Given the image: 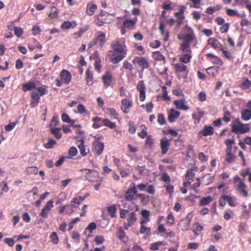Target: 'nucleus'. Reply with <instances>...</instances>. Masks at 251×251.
<instances>
[{"instance_id": "1", "label": "nucleus", "mask_w": 251, "mask_h": 251, "mask_svg": "<svg viewBox=\"0 0 251 251\" xmlns=\"http://www.w3.org/2000/svg\"><path fill=\"white\" fill-rule=\"evenodd\" d=\"M234 143V139H227L225 142V143L226 146L225 161L228 163L233 162L236 158L235 151L238 148L237 146H235L234 149L233 148L232 145Z\"/></svg>"}, {"instance_id": "2", "label": "nucleus", "mask_w": 251, "mask_h": 251, "mask_svg": "<svg viewBox=\"0 0 251 251\" xmlns=\"http://www.w3.org/2000/svg\"><path fill=\"white\" fill-rule=\"evenodd\" d=\"M250 127L248 124H243L238 119H235L231 126V131L235 133H245L249 132Z\"/></svg>"}, {"instance_id": "3", "label": "nucleus", "mask_w": 251, "mask_h": 251, "mask_svg": "<svg viewBox=\"0 0 251 251\" xmlns=\"http://www.w3.org/2000/svg\"><path fill=\"white\" fill-rule=\"evenodd\" d=\"M106 41L105 33L99 31L97 33L94 40L89 43L88 45L89 48L92 47L95 45H97L98 47L102 48Z\"/></svg>"}, {"instance_id": "4", "label": "nucleus", "mask_w": 251, "mask_h": 251, "mask_svg": "<svg viewBox=\"0 0 251 251\" xmlns=\"http://www.w3.org/2000/svg\"><path fill=\"white\" fill-rule=\"evenodd\" d=\"M95 140L93 143L92 151L94 154L100 155L102 153L104 147V143L100 140L103 139V136L102 135L98 137L95 136Z\"/></svg>"}, {"instance_id": "5", "label": "nucleus", "mask_w": 251, "mask_h": 251, "mask_svg": "<svg viewBox=\"0 0 251 251\" xmlns=\"http://www.w3.org/2000/svg\"><path fill=\"white\" fill-rule=\"evenodd\" d=\"M81 171H85L86 178L87 180L92 182H101L102 179L99 176V173L94 170H89L84 169Z\"/></svg>"}, {"instance_id": "6", "label": "nucleus", "mask_w": 251, "mask_h": 251, "mask_svg": "<svg viewBox=\"0 0 251 251\" xmlns=\"http://www.w3.org/2000/svg\"><path fill=\"white\" fill-rule=\"evenodd\" d=\"M113 49L114 52L117 53H121L126 55V54L127 49L125 44L124 39L121 38L116 41V43L113 45Z\"/></svg>"}, {"instance_id": "7", "label": "nucleus", "mask_w": 251, "mask_h": 251, "mask_svg": "<svg viewBox=\"0 0 251 251\" xmlns=\"http://www.w3.org/2000/svg\"><path fill=\"white\" fill-rule=\"evenodd\" d=\"M174 68L176 72L183 74L184 77H187L189 69L187 65L179 62L174 64Z\"/></svg>"}, {"instance_id": "8", "label": "nucleus", "mask_w": 251, "mask_h": 251, "mask_svg": "<svg viewBox=\"0 0 251 251\" xmlns=\"http://www.w3.org/2000/svg\"><path fill=\"white\" fill-rule=\"evenodd\" d=\"M133 106V102L131 100L126 99H123L121 100V109L122 111L126 114L130 112V109Z\"/></svg>"}, {"instance_id": "9", "label": "nucleus", "mask_w": 251, "mask_h": 251, "mask_svg": "<svg viewBox=\"0 0 251 251\" xmlns=\"http://www.w3.org/2000/svg\"><path fill=\"white\" fill-rule=\"evenodd\" d=\"M132 62L133 64H138L142 70L148 68L150 66L148 60L144 57H136Z\"/></svg>"}, {"instance_id": "10", "label": "nucleus", "mask_w": 251, "mask_h": 251, "mask_svg": "<svg viewBox=\"0 0 251 251\" xmlns=\"http://www.w3.org/2000/svg\"><path fill=\"white\" fill-rule=\"evenodd\" d=\"M137 89L140 92V100L141 101H144L146 99V86L143 80H140L138 82Z\"/></svg>"}, {"instance_id": "11", "label": "nucleus", "mask_w": 251, "mask_h": 251, "mask_svg": "<svg viewBox=\"0 0 251 251\" xmlns=\"http://www.w3.org/2000/svg\"><path fill=\"white\" fill-rule=\"evenodd\" d=\"M137 190L135 186H132L129 188L127 192L126 193L125 197V199L128 201H131L134 198V196L137 194Z\"/></svg>"}, {"instance_id": "12", "label": "nucleus", "mask_w": 251, "mask_h": 251, "mask_svg": "<svg viewBox=\"0 0 251 251\" xmlns=\"http://www.w3.org/2000/svg\"><path fill=\"white\" fill-rule=\"evenodd\" d=\"M102 79L105 87H108L109 86L114 83L113 77L109 72H107L103 75Z\"/></svg>"}, {"instance_id": "13", "label": "nucleus", "mask_w": 251, "mask_h": 251, "mask_svg": "<svg viewBox=\"0 0 251 251\" xmlns=\"http://www.w3.org/2000/svg\"><path fill=\"white\" fill-rule=\"evenodd\" d=\"M53 207V201L50 200L49 201L45 206L42 209L40 215L44 218H47L49 211Z\"/></svg>"}, {"instance_id": "14", "label": "nucleus", "mask_w": 251, "mask_h": 251, "mask_svg": "<svg viewBox=\"0 0 251 251\" xmlns=\"http://www.w3.org/2000/svg\"><path fill=\"white\" fill-rule=\"evenodd\" d=\"M170 142L166 137H163L160 140V147L162 150L161 153L163 155L167 153L169 150Z\"/></svg>"}, {"instance_id": "15", "label": "nucleus", "mask_w": 251, "mask_h": 251, "mask_svg": "<svg viewBox=\"0 0 251 251\" xmlns=\"http://www.w3.org/2000/svg\"><path fill=\"white\" fill-rule=\"evenodd\" d=\"M173 103L177 109L182 110L189 109V107L185 104L186 101L184 99L175 100Z\"/></svg>"}, {"instance_id": "16", "label": "nucleus", "mask_w": 251, "mask_h": 251, "mask_svg": "<svg viewBox=\"0 0 251 251\" xmlns=\"http://www.w3.org/2000/svg\"><path fill=\"white\" fill-rule=\"evenodd\" d=\"M186 28L188 30V33L183 37V42H186V43L190 44L195 38V36L191 27H186Z\"/></svg>"}, {"instance_id": "17", "label": "nucleus", "mask_w": 251, "mask_h": 251, "mask_svg": "<svg viewBox=\"0 0 251 251\" xmlns=\"http://www.w3.org/2000/svg\"><path fill=\"white\" fill-rule=\"evenodd\" d=\"M214 133L213 128L211 126H204L203 129L199 133V135L203 136H210Z\"/></svg>"}, {"instance_id": "18", "label": "nucleus", "mask_w": 251, "mask_h": 251, "mask_svg": "<svg viewBox=\"0 0 251 251\" xmlns=\"http://www.w3.org/2000/svg\"><path fill=\"white\" fill-rule=\"evenodd\" d=\"M180 116V112L174 109H171L168 116V120L170 123H173Z\"/></svg>"}, {"instance_id": "19", "label": "nucleus", "mask_w": 251, "mask_h": 251, "mask_svg": "<svg viewBox=\"0 0 251 251\" xmlns=\"http://www.w3.org/2000/svg\"><path fill=\"white\" fill-rule=\"evenodd\" d=\"M247 186L243 181H240L237 187L238 190L240 192V194L244 197H247L248 196V193L246 190Z\"/></svg>"}, {"instance_id": "20", "label": "nucleus", "mask_w": 251, "mask_h": 251, "mask_svg": "<svg viewBox=\"0 0 251 251\" xmlns=\"http://www.w3.org/2000/svg\"><path fill=\"white\" fill-rule=\"evenodd\" d=\"M60 76L62 80L64 81V83L68 84L72 78L71 74L67 70H63Z\"/></svg>"}, {"instance_id": "21", "label": "nucleus", "mask_w": 251, "mask_h": 251, "mask_svg": "<svg viewBox=\"0 0 251 251\" xmlns=\"http://www.w3.org/2000/svg\"><path fill=\"white\" fill-rule=\"evenodd\" d=\"M226 14L229 16H237L239 18H243L246 16L245 13L243 12L242 13H239L237 10L230 8H227L226 9Z\"/></svg>"}, {"instance_id": "22", "label": "nucleus", "mask_w": 251, "mask_h": 251, "mask_svg": "<svg viewBox=\"0 0 251 251\" xmlns=\"http://www.w3.org/2000/svg\"><path fill=\"white\" fill-rule=\"evenodd\" d=\"M76 144L77 145L79 149L80 154L83 156H86L87 153L86 152L85 147L84 146V141L83 139L78 140L76 141Z\"/></svg>"}, {"instance_id": "23", "label": "nucleus", "mask_w": 251, "mask_h": 251, "mask_svg": "<svg viewBox=\"0 0 251 251\" xmlns=\"http://www.w3.org/2000/svg\"><path fill=\"white\" fill-rule=\"evenodd\" d=\"M125 56L126 55L125 54L117 53V52H114L111 57V61L114 64L118 63L123 60Z\"/></svg>"}, {"instance_id": "24", "label": "nucleus", "mask_w": 251, "mask_h": 251, "mask_svg": "<svg viewBox=\"0 0 251 251\" xmlns=\"http://www.w3.org/2000/svg\"><path fill=\"white\" fill-rule=\"evenodd\" d=\"M192 55L191 53H187L180 55L178 57L179 61L180 62H182L184 64L189 63L191 60Z\"/></svg>"}, {"instance_id": "25", "label": "nucleus", "mask_w": 251, "mask_h": 251, "mask_svg": "<svg viewBox=\"0 0 251 251\" xmlns=\"http://www.w3.org/2000/svg\"><path fill=\"white\" fill-rule=\"evenodd\" d=\"M208 44L211 45V46L215 49L217 50H222V44L216 39L214 38H210L208 40Z\"/></svg>"}, {"instance_id": "26", "label": "nucleus", "mask_w": 251, "mask_h": 251, "mask_svg": "<svg viewBox=\"0 0 251 251\" xmlns=\"http://www.w3.org/2000/svg\"><path fill=\"white\" fill-rule=\"evenodd\" d=\"M36 84L34 81H29L26 83H25L23 85L22 89L24 91L26 92L27 91L32 90L35 88Z\"/></svg>"}, {"instance_id": "27", "label": "nucleus", "mask_w": 251, "mask_h": 251, "mask_svg": "<svg viewBox=\"0 0 251 251\" xmlns=\"http://www.w3.org/2000/svg\"><path fill=\"white\" fill-rule=\"evenodd\" d=\"M136 220L137 218L136 213L134 212H132L129 214L127 218V221L128 222V226H132Z\"/></svg>"}, {"instance_id": "28", "label": "nucleus", "mask_w": 251, "mask_h": 251, "mask_svg": "<svg viewBox=\"0 0 251 251\" xmlns=\"http://www.w3.org/2000/svg\"><path fill=\"white\" fill-rule=\"evenodd\" d=\"M190 224L189 222L183 219L179 223L178 225L181 227L182 230L186 231L189 229Z\"/></svg>"}, {"instance_id": "29", "label": "nucleus", "mask_w": 251, "mask_h": 251, "mask_svg": "<svg viewBox=\"0 0 251 251\" xmlns=\"http://www.w3.org/2000/svg\"><path fill=\"white\" fill-rule=\"evenodd\" d=\"M240 87L243 89H247L251 87V81L248 78H244L240 84Z\"/></svg>"}, {"instance_id": "30", "label": "nucleus", "mask_w": 251, "mask_h": 251, "mask_svg": "<svg viewBox=\"0 0 251 251\" xmlns=\"http://www.w3.org/2000/svg\"><path fill=\"white\" fill-rule=\"evenodd\" d=\"M203 228V226L199 223H196L193 226V232L196 235H198V232L201 231Z\"/></svg>"}, {"instance_id": "31", "label": "nucleus", "mask_w": 251, "mask_h": 251, "mask_svg": "<svg viewBox=\"0 0 251 251\" xmlns=\"http://www.w3.org/2000/svg\"><path fill=\"white\" fill-rule=\"evenodd\" d=\"M241 118L246 121L250 120L251 119V110L249 109L244 110L242 113Z\"/></svg>"}, {"instance_id": "32", "label": "nucleus", "mask_w": 251, "mask_h": 251, "mask_svg": "<svg viewBox=\"0 0 251 251\" xmlns=\"http://www.w3.org/2000/svg\"><path fill=\"white\" fill-rule=\"evenodd\" d=\"M102 119L99 117H95L93 119L92 121L94 122L92 127L94 128L97 129L101 126Z\"/></svg>"}, {"instance_id": "33", "label": "nucleus", "mask_w": 251, "mask_h": 251, "mask_svg": "<svg viewBox=\"0 0 251 251\" xmlns=\"http://www.w3.org/2000/svg\"><path fill=\"white\" fill-rule=\"evenodd\" d=\"M87 76L86 78V80L87 81V84L88 85H92L93 83V73L91 70H90L89 69H88L86 72Z\"/></svg>"}, {"instance_id": "34", "label": "nucleus", "mask_w": 251, "mask_h": 251, "mask_svg": "<svg viewBox=\"0 0 251 251\" xmlns=\"http://www.w3.org/2000/svg\"><path fill=\"white\" fill-rule=\"evenodd\" d=\"M180 49L183 52H187L188 53L191 52V49L190 47V44L186 43V42H183L181 44Z\"/></svg>"}, {"instance_id": "35", "label": "nucleus", "mask_w": 251, "mask_h": 251, "mask_svg": "<svg viewBox=\"0 0 251 251\" xmlns=\"http://www.w3.org/2000/svg\"><path fill=\"white\" fill-rule=\"evenodd\" d=\"M88 29V27L87 26H83L80 28L79 31L77 32H75L73 34V37L75 39H77L79 37H80L82 34L86 32Z\"/></svg>"}, {"instance_id": "36", "label": "nucleus", "mask_w": 251, "mask_h": 251, "mask_svg": "<svg viewBox=\"0 0 251 251\" xmlns=\"http://www.w3.org/2000/svg\"><path fill=\"white\" fill-rule=\"evenodd\" d=\"M212 201V198L211 196H208L206 197L202 198L200 202V204L201 206H204L211 202Z\"/></svg>"}, {"instance_id": "37", "label": "nucleus", "mask_w": 251, "mask_h": 251, "mask_svg": "<svg viewBox=\"0 0 251 251\" xmlns=\"http://www.w3.org/2000/svg\"><path fill=\"white\" fill-rule=\"evenodd\" d=\"M117 235L119 238L122 241L126 242L127 241V237L125 234V232L123 230V229L120 227L118 232L117 233Z\"/></svg>"}, {"instance_id": "38", "label": "nucleus", "mask_w": 251, "mask_h": 251, "mask_svg": "<svg viewBox=\"0 0 251 251\" xmlns=\"http://www.w3.org/2000/svg\"><path fill=\"white\" fill-rule=\"evenodd\" d=\"M96 9L97 6L96 4H92L91 3H89L87 5L86 13L89 15H92L94 13Z\"/></svg>"}, {"instance_id": "39", "label": "nucleus", "mask_w": 251, "mask_h": 251, "mask_svg": "<svg viewBox=\"0 0 251 251\" xmlns=\"http://www.w3.org/2000/svg\"><path fill=\"white\" fill-rule=\"evenodd\" d=\"M107 211L112 218L116 217V213L117 211V208L115 205L113 204L107 208Z\"/></svg>"}, {"instance_id": "40", "label": "nucleus", "mask_w": 251, "mask_h": 251, "mask_svg": "<svg viewBox=\"0 0 251 251\" xmlns=\"http://www.w3.org/2000/svg\"><path fill=\"white\" fill-rule=\"evenodd\" d=\"M135 24V22L132 20H126L123 23L125 27L129 29H132L134 27Z\"/></svg>"}, {"instance_id": "41", "label": "nucleus", "mask_w": 251, "mask_h": 251, "mask_svg": "<svg viewBox=\"0 0 251 251\" xmlns=\"http://www.w3.org/2000/svg\"><path fill=\"white\" fill-rule=\"evenodd\" d=\"M51 132L52 134L58 139L61 138L62 134L61 133V129L59 128H52L50 129Z\"/></svg>"}, {"instance_id": "42", "label": "nucleus", "mask_w": 251, "mask_h": 251, "mask_svg": "<svg viewBox=\"0 0 251 251\" xmlns=\"http://www.w3.org/2000/svg\"><path fill=\"white\" fill-rule=\"evenodd\" d=\"M190 2L189 5L191 7L199 8L201 5L202 0H189Z\"/></svg>"}, {"instance_id": "43", "label": "nucleus", "mask_w": 251, "mask_h": 251, "mask_svg": "<svg viewBox=\"0 0 251 251\" xmlns=\"http://www.w3.org/2000/svg\"><path fill=\"white\" fill-rule=\"evenodd\" d=\"M222 7L220 5H217L214 7H208L206 9V13L208 14H211L213 12L219 10Z\"/></svg>"}, {"instance_id": "44", "label": "nucleus", "mask_w": 251, "mask_h": 251, "mask_svg": "<svg viewBox=\"0 0 251 251\" xmlns=\"http://www.w3.org/2000/svg\"><path fill=\"white\" fill-rule=\"evenodd\" d=\"M102 123L105 126H108L111 129L115 128L116 126L115 123L111 122L107 119H102Z\"/></svg>"}, {"instance_id": "45", "label": "nucleus", "mask_w": 251, "mask_h": 251, "mask_svg": "<svg viewBox=\"0 0 251 251\" xmlns=\"http://www.w3.org/2000/svg\"><path fill=\"white\" fill-rule=\"evenodd\" d=\"M227 202L228 203L230 206L234 207L236 205L235 203L236 199L234 197H231L230 196H226V197Z\"/></svg>"}, {"instance_id": "46", "label": "nucleus", "mask_w": 251, "mask_h": 251, "mask_svg": "<svg viewBox=\"0 0 251 251\" xmlns=\"http://www.w3.org/2000/svg\"><path fill=\"white\" fill-rule=\"evenodd\" d=\"M25 172L29 175H35L38 173V169L36 167H29L26 169Z\"/></svg>"}, {"instance_id": "47", "label": "nucleus", "mask_w": 251, "mask_h": 251, "mask_svg": "<svg viewBox=\"0 0 251 251\" xmlns=\"http://www.w3.org/2000/svg\"><path fill=\"white\" fill-rule=\"evenodd\" d=\"M94 66L95 70L99 73H100V69L101 68V60L100 58L97 57L95 59Z\"/></svg>"}, {"instance_id": "48", "label": "nucleus", "mask_w": 251, "mask_h": 251, "mask_svg": "<svg viewBox=\"0 0 251 251\" xmlns=\"http://www.w3.org/2000/svg\"><path fill=\"white\" fill-rule=\"evenodd\" d=\"M153 57L155 60L163 61L165 62V58L159 51H156L153 53Z\"/></svg>"}, {"instance_id": "49", "label": "nucleus", "mask_w": 251, "mask_h": 251, "mask_svg": "<svg viewBox=\"0 0 251 251\" xmlns=\"http://www.w3.org/2000/svg\"><path fill=\"white\" fill-rule=\"evenodd\" d=\"M164 245L163 242L162 241H158L155 243H152L151 245L150 249L152 250H157L159 249V247L161 246Z\"/></svg>"}, {"instance_id": "50", "label": "nucleus", "mask_w": 251, "mask_h": 251, "mask_svg": "<svg viewBox=\"0 0 251 251\" xmlns=\"http://www.w3.org/2000/svg\"><path fill=\"white\" fill-rule=\"evenodd\" d=\"M56 144V141L52 139H49L48 142L44 145L45 148L47 149H50L53 148V147Z\"/></svg>"}, {"instance_id": "51", "label": "nucleus", "mask_w": 251, "mask_h": 251, "mask_svg": "<svg viewBox=\"0 0 251 251\" xmlns=\"http://www.w3.org/2000/svg\"><path fill=\"white\" fill-rule=\"evenodd\" d=\"M52 242L54 244H57L59 242V238L55 232H53L50 235Z\"/></svg>"}, {"instance_id": "52", "label": "nucleus", "mask_w": 251, "mask_h": 251, "mask_svg": "<svg viewBox=\"0 0 251 251\" xmlns=\"http://www.w3.org/2000/svg\"><path fill=\"white\" fill-rule=\"evenodd\" d=\"M206 73L208 75H209L212 76H214L216 75V74H217V71L216 69L214 67H209L207 69Z\"/></svg>"}, {"instance_id": "53", "label": "nucleus", "mask_w": 251, "mask_h": 251, "mask_svg": "<svg viewBox=\"0 0 251 251\" xmlns=\"http://www.w3.org/2000/svg\"><path fill=\"white\" fill-rule=\"evenodd\" d=\"M85 199L84 197L78 196L77 197L74 198L71 202H74L76 204H80L82 201H83Z\"/></svg>"}, {"instance_id": "54", "label": "nucleus", "mask_w": 251, "mask_h": 251, "mask_svg": "<svg viewBox=\"0 0 251 251\" xmlns=\"http://www.w3.org/2000/svg\"><path fill=\"white\" fill-rule=\"evenodd\" d=\"M175 16L178 18V20L177 22L178 25H181L182 23L183 20L184 19V16L183 14H181L179 13H177V12L175 13Z\"/></svg>"}, {"instance_id": "55", "label": "nucleus", "mask_w": 251, "mask_h": 251, "mask_svg": "<svg viewBox=\"0 0 251 251\" xmlns=\"http://www.w3.org/2000/svg\"><path fill=\"white\" fill-rule=\"evenodd\" d=\"M231 118L230 113L228 111H226L225 112V114L224 117L222 118V120L226 122V123H228L230 121Z\"/></svg>"}, {"instance_id": "56", "label": "nucleus", "mask_w": 251, "mask_h": 251, "mask_svg": "<svg viewBox=\"0 0 251 251\" xmlns=\"http://www.w3.org/2000/svg\"><path fill=\"white\" fill-rule=\"evenodd\" d=\"M151 228L145 226V225H141L140 232L141 233L148 234L150 232Z\"/></svg>"}, {"instance_id": "57", "label": "nucleus", "mask_w": 251, "mask_h": 251, "mask_svg": "<svg viewBox=\"0 0 251 251\" xmlns=\"http://www.w3.org/2000/svg\"><path fill=\"white\" fill-rule=\"evenodd\" d=\"M107 111L111 116H113L115 119H117L119 115L114 108H109L107 109Z\"/></svg>"}, {"instance_id": "58", "label": "nucleus", "mask_w": 251, "mask_h": 251, "mask_svg": "<svg viewBox=\"0 0 251 251\" xmlns=\"http://www.w3.org/2000/svg\"><path fill=\"white\" fill-rule=\"evenodd\" d=\"M78 112L80 114H83L87 112L85 106L82 104H78L77 106Z\"/></svg>"}, {"instance_id": "59", "label": "nucleus", "mask_w": 251, "mask_h": 251, "mask_svg": "<svg viewBox=\"0 0 251 251\" xmlns=\"http://www.w3.org/2000/svg\"><path fill=\"white\" fill-rule=\"evenodd\" d=\"M62 120L63 122L67 123H71L73 121L70 119V117L66 113H63L62 115Z\"/></svg>"}, {"instance_id": "60", "label": "nucleus", "mask_w": 251, "mask_h": 251, "mask_svg": "<svg viewBox=\"0 0 251 251\" xmlns=\"http://www.w3.org/2000/svg\"><path fill=\"white\" fill-rule=\"evenodd\" d=\"M58 123V119L57 117H53L50 123V129L52 128H55Z\"/></svg>"}, {"instance_id": "61", "label": "nucleus", "mask_w": 251, "mask_h": 251, "mask_svg": "<svg viewBox=\"0 0 251 251\" xmlns=\"http://www.w3.org/2000/svg\"><path fill=\"white\" fill-rule=\"evenodd\" d=\"M14 32H15V35L17 37H19L23 33V30L21 27H14Z\"/></svg>"}, {"instance_id": "62", "label": "nucleus", "mask_w": 251, "mask_h": 251, "mask_svg": "<svg viewBox=\"0 0 251 251\" xmlns=\"http://www.w3.org/2000/svg\"><path fill=\"white\" fill-rule=\"evenodd\" d=\"M77 153V150L76 148L72 147L69 151V154L71 156H75Z\"/></svg>"}, {"instance_id": "63", "label": "nucleus", "mask_w": 251, "mask_h": 251, "mask_svg": "<svg viewBox=\"0 0 251 251\" xmlns=\"http://www.w3.org/2000/svg\"><path fill=\"white\" fill-rule=\"evenodd\" d=\"M229 24L228 23H226L225 24H223L222 26L220 27V31L222 33H226V32L229 28Z\"/></svg>"}, {"instance_id": "64", "label": "nucleus", "mask_w": 251, "mask_h": 251, "mask_svg": "<svg viewBox=\"0 0 251 251\" xmlns=\"http://www.w3.org/2000/svg\"><path fill=\"white\" fill-rule=\"evenodd\" d=\"M16 124L14 122L10 123L5 127V130L7 131L12 130L15 126Z\"/></svg>"}]
</instances>
